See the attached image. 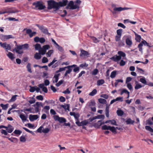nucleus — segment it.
Instances as JSON below:
<instances>
[{
	"mask_svg": "<svg viewBox=\"0 0 153 153\" xmlns=\"http://www.w3.org/2000/svg\"><path fill=\"white\" fill-rule=\"evenodd\" d=\"M36 26H37L43 33L48 34L49 35H50V33H48V31L47 29L43 25L41 26L37 24L36 25Z\"/></svg>",
	"mask_w": 153,
	"mask_h": 153,
	"instance_id": "obj_6",
	"label": "nucleus"
},
{
	"mask_svg": "<svg viewBox=\"0 0 153 153\" xmlns=\"http://www.w3.org/2000/svg\"><path fill=\"white\" fill-rule=\"evenodd\" d=\"M60 75V74H55L53 78H55V81L54 82V80H53V82L54 83L55 82H57L59 79V77Z\"/></svg>",
	"mask_w": 153,
	"mask_h": 153,
	"instance_id": "obj_20",
	"label": "nucleus"
},
{
	"mask_svg": "<svg viewBox=\"0 0 153 153\" xmlns=\"http://www.w3.org/2000/svg\"><path fill=\"white\" fill-rule=\"evenodd\" d=\"M126 63V62L123 61V60H121L120 62V65L121 66H124Z\"/></svg>",
	"mask_w": 153,
	"mask_h": 153,
	"instance_id": "obj_59",
	"label": "nucleus"
},
{
	"mask_svg": "<svg viewBox=\"0 0 153 153\" xmlns=\"http://www.w3.org/2000/svg\"><path fill=\"white\" fill-rule=\"evenodd\" d=\"M7 56L11 60H13L15 58L14 56V55L13 54L10 52H9L8 54H7Z\"/></svg>",
	"mask_w": 153,
	"mask_h": 153,
	"instance_id": "obj_17",
	"label": "nucleus"
},
{
	"mask_svg": "<svg viewBox=\"0 0 153 153\" xmlns=\"http://www.w3.org/2000/svg\"><path fill=\"white\" fill-rule=\"evenodd\" d=\"M30 88L29 89V91L31 92H33L35 91L36 87V86L31 87L30 86Z\"/></svg>",
	"mask_w": 153,
	"mask_h": 153,
	"instance_id": "obj_45",
	"label": "nucleus"
},
{
	"mask_svg": "<svg viewBox=\"0 0 153 153\" xmlns=\"http://www.w3.org/2000/svg\"><path fill=\"white\" fill-rule=\"evenodd\" d=\"M110 126H107L106 125H104V126H102V130H108L109 129V127Z\"/></svg>",
	"mask_w": 153,
	"mask_h": 153,
	"instance_id": "obj_49",
	"label": "nucleus"
},
{
	"mask_svg": "<svg viewBox=\"0 0 153 153\" xmlns=\"http://www.w3.org/2000/svg\"><path fill=\"white\" fill-rule=\"evenodd\" d=\"M43 128V127L42 126H41L37 129V131L38 132L41 133L42 132V130H43L42 129Z\"/></svg>",
	"mask_w": 153,
	"mask_h": 153,
	"instance_id": "obj_61",
	"label": "nucleus"
},
{
	"mask_svg": "<svg viewBox=\"0 0 153 153\" xmlns=\"http://www.w3.org/2000/svg\"><path fill=\"white\" fill-rule=\"evenodd\" d=\"M22 133V131L19 130H16L14 131V133L16 134L19 135Z\"/></svg>",
	"mask_w": 153,
	"mask_h": 153,
	"instance_id": "obj_58",
	"label": "nucleus"
},
{
	"mask_svg": "<svg viewBox=\"0 0 153 153\" xmlns=\"http://www.w3.org/2000/svg\"><path fill=\"white\" fill-rule=\"evenodd\" d=\"M61 106L65 110L69 111L70 105L69 104H67L66 105H61Z\"/></svg>",
	"mask_w": 153,
	"mask_h": 153,
	"instance_id": "obj_19",
	"label": "nucleus"
},
{
	"mask_svg": "<svg viewBox=\"0 0 153 153\" xmlns=\"http://www.w3.org/2000/svg\"><path fill=\"white\" fill-rule=\"evenodd\" d=\"M33 5L35 6V8L39 10H43L46 8L45 6L43 5L41 1L35 2L33 4Z\"/></svg>",
	"mask_w": 153,
	"mask_h": 153,
	"instance_id": "obj_5",
	"label": "nucleus"
},
{
	"mask_svg": "<svg viewBox=\"0 0 153 153\" xmlns=\"http://www.w3.org/2000/svg\"><path fill=\"white\" fill-rule=\"evenodd\" d=\"M50 48L48 45H45L43 46L42 49L39 51V53L42 55H44L46 53V50Z\"/></svg>",
	"mask_w": 153,
	"mask_h": 153,
	"instance_id": "obj_8",
	"label": "nucleus"
},
{
	"mask_svg": "<svg viewBox=\"0 0 153 153\" xmlns=\"http://www.w3.org/2000/svg\"><path fill=\"white\" fill-rule=\"evenodd\" d=\"M141 39V36L139 35H137V36L135 38V39L138 42H140V41Z\"/></svg>",
	"mask_w": 153,
	"mask_h": 153,
	"instance_id": "obj_57",
	"label": "nucleus"
},
{
	"mask_svg": "<svg viewBox=\"0 0 153 153\" xmlns=\"http://www.w3.org/2000/svg\"><path fill=\"white\" fill-rule=\"evenodd\" d=\"M42 62L43 63H47L48 62V59L45 57H43L42 59Z\"/></svg>",
	"mask_w": 153,
	"mask_h": 153,
	"instance_id": "obj_52",
	"label": "nucleus"
},
{
	"mask_svg": "<svg viewBox=\"0 0 153 153\" xmlns=\"http://www.w3.org/2000/svg\"><path fill=\"white\" fill-rule=\"evenodd\" d=\"M8 104H6L4 105L3 104H1L0 106L2 108V109L3 110H6L8 107Z\"/></svg>",
	"mask_w": 153,
	"mask_h": 153,
	"instance_id": "obj_26",
	"label": "nucleus"
},
{
	"mask_svg": "<svg viewBox=\"0 0 153 153\" xmlns=\"http://www.w3.org/2000/svg\"><path fill=\"white\" fill-rule=\"evenodd\" d=\"M100 96L101 97L104 98L105 99H107L108 98V95L106 94H102Z\"/></svg>",
	"mask_w": 153,
	"mask_h": 153,
	"instance_id": "obj_55",
	"label": "nucleus"
},
{
	"mask_svg": "<svg viewBox=\"0 0 153 153\" xmlns=\"http://www.w3.org/2000/svg\"><path fill=\"white\" fill-rule=\"evenodd\" d=\"M88 106L91 107L92 106H94L95 105V102L94 100H91L90 102H89L88 104Z\"/></svg>",
	"mask_w": 153,
	"mask_h": 153,
	"instance_id": "obj_30",
	"label": "nucleus"
},
{
	"mask_svg": "<svg viewBox=\"0 0 153 153\" xmlns=\"http://www.w3.org/2000/svg\"><path fill=\"white\" fill-rule=\"evenodd\" d=\"M99 102L101 104H107V101L106 100L103 99L102 98H100L98 99Z\"/></svg>",
	"mask_w": 153,
	"mask_h": 153,
	"instance_id": "obj_21",
	"label": "nucleus"
},
{
	"mask_svg": "<svg viewBox=\"0 0 153 153\" xmlns=\"http://www.w3.org/2000/svg\"><path fill=\"white\" fill-rule=\"evenodd\" d=\"M97 93V90L96 89H94L91 93L89 94V95L91 96H93L95 95Z\"/></svg>",
	"mask_w": 153,
	"mask_h": 153,
	"instance_id": "obj_32",
	"label": "nucleus"
},
{
	"mask_svg": "<svg viewBox=\"0 0 153 153\" xmlns=\"http://www.w3.org/2000/svg\"><path fill=\"white\" fill-rule=\"evenodd\" d=\"M145 129L153 133V129L150 126H146L145 127Z\"/></svg>",
	"mask_w": 153,
	"mask_h": 153,
	"instance_id": "obj_34",
	"label": "nucleus"
},
{
	"mask_svg": "<svg viewBox=\"0 0 153 153\" xmlns=\"http://www.w3.org/2000/svg\"><path fill=\"white\" fill-rule=\"evenodd\" d=\"M29 46L27 44H26L22 45H17V47L13 49V51H15L16 53H17L21 54L23 53L22 51H20L23 48H25L26 49H27L28 48Z\"/></svg>",
	"mask_w": 153,
	"mask_h": 153,
	"instance_id": "obj_4",
	"label": "nucleus"
},
{
	"mask_svg": "<svg viewBox=\"0 0 153 153\" xmlns=\"http://www.w3.org/2000/svg\"><path fill=\"white\" fill-rule=\"evenodd\" d=\"M122 30H123L122 29H119L117 30V35L121 36L122 35Z\"/></svg>",
	"mask_w": 153,
	"mask_h": 153,
	"instance_id": "obj_44",
	"label": "nucleus"
},
{
	"mask_svg": "<svg viewBox=\"0 0 153 153\" xmlns=\"http://www.w3.org/2000/svg\"><path fill=\"white\" fill-rule=\"evenodd\" d=\"M40 55H41L40 53L39 52V53H36L34 55V58L36 59H39L41 58V56Z\"/></svg>",
	"mask_w": 153,
	"mask_h": 153,
	"instance_id": "obj_16",
	"label": "nucleus"
},
{
	"mask_svg": "<svg viewBox=\"0 0 153 153\" xmlns=\"http://www.w3.org/2000/svg\"><path fill=\"white\" fill-rule=\"evenodd\" d=\"M116 74V71H112L110 77L113 78L115 77Z\"/></svg>",
	"mask_w": 153,
	"mask_h": 153,
	"instance_id": "obj_37",
	"label": "nucleus"
},
{
	"mask_svg": "<svg viewBox=\"0 0 153 153\" xmlns=\"http://www.w3.org/2000/svg\"><path fill=\"white\" fill-rule=\"evenodd\" d=\"M56 48L61 52H62L63 51L62 48L61 46H60L58 44H57V45L56 46Z\"/></svg>",
	"mask_w": 153,
	"mask_h": 153,
	"instance_id": "obj_36",
	"label": "nucleus"
},
{
	"mask_svg": "<svg viewBox=\"0 0 153 153\" xmlns=\"http://www.w3.org/2000/svg\"><path fill=\"white\" fill-rule=\"evenodd\" d=\"M7 13H18L19 12V11L16 10H11L10 9H9L8 10H7Z\"/></svg>",
	"mask_w": 153,
	"mask_h": 153,
	"instance_id": "obj_15",
	"label": "nucleus"
},
{
	"mask_svg": "<svg viewBox=\"0 0 153 153\" xmlns=\"http://www.w3.org/2000/svg\"><path fill=\"white\" fill-rule=\"evenodd\" d=\"M109 130L111 131L113 133L116 134L117 133V132L116 130H115V127L114 126H110L109 127Z\"/></svg>",
	"mask_w": 153,
	"mask_h": 153,
	"instance_id": "obj_25",
	"label": "nucleus"
},
{
	"mask_svg": "<svg viewBox=\"0 0 153 153\" xmlns=\"http://www.w3.org/2000/svg\"><path fill=\"white\" fill-rule=\"evenodd\" d=\"M45 42V39L43 37L40 38L39 39V42L41 43H43Z\"/></svg>",
	"mask_w": 153,
	"mask_h": 153,
	"instance_id": "obj_60",
	"label": "nucleus"
},
{
	"mask_svg": "<svg viewBox=\"0 0 153 153\" xmlns=\"http://www.w3.org/2000/svg\"><path fill=\"white\" fill-rule=\"evenodd\" d=\"M148 62H149V60L148 59H146L145 62H143L138 61H135V63H142L144 64H146L148 63Z\"/></svg>",
	"mask_w": 153,
	"mask_h": 153,
	"instance_id": "obj_40",
	"label": "nucleus"
},
{
	"mask_svg": "<svg viewBox=\"0 0 153 153\" xmlns=\"http://www.w3.org/2000/svg\"><path fill=\"white\" fill-rule=\"evenodd\" d=\"M50 130L48 128H46L42 130V132L44 133H47L50 131Z\"/></svg>",
	"mask_w": 153,
	"mask_h": 153,
	"instance_id": "obj_47",
	"label": "nucleus"
},
{
	"mask_svg": "<svg viewBox=\"0 0 153 153\" xmlns=\"http://www.w3.org/2000/svg\"><path fill=\"white\" fill-rule=\"evenodd\" d=\"M118 26L124 29L126 28V26L123 24L121 23H119L118 24Z\"/></svg>",
	"mask_w": 153,
	"mask_h": 153,
	"instance_id": "obj_63",
	"label": "nucleus"
},
{
	"mask_svg": "<svg viewBox=\"0 0 153 153\" xmlns=\"http://www.w3.org/2000/svg\"><path fill=\"white\" fill-rule=\"evenodd\" d=\"M98 72V70L97 69H94L92 72V74L93 75H96Z\"/></svg>",
	"mask_w": 153,
	"mask_h": 153,
	"instance_id": "obj_54",
	"label": "nucleus"
},
{
	"mask_svg": "<svg viewBox=\"0 0 153 153\" xmlns=\"http://www.w3.org/2000/svg\"><path fill=\"white\" fill-rule=\"evenodd\" d=\"M89 55V53L87 51L83 50H81V53L80 54V56L84 57L85 56H87Z\"/></svg>",
	"mask_w": 153,
	"mask_h": 153,
	"instance_id": "obj_12",
	"label": "nucleus"
},
{
	"mask_svg": "<svg viewBox=\"0 0 153 153\" xmlns=\"http://www.w3.org/2000/svg\"><path fill=\"white\" fill-rule=\"evenodd\" d=\"M91 38L92 39L93 42L95 43H97L100 42V40H98L95 37L93 36H91Z\"/></svg>",
	"mask_w": 153,
	"mask_h": 153,
	"instance_id": "obj_39",
	"label": "nucleus"
},
{
	"mask_svg": "<svg viewBox=\"0 0 153 153\" xmlns=\"http://www.w3.org/2000/svg\"><path fill=\"white\" fill-rule=\"evenodd\" d=\"M0 38L3 41H5L6 40L10 38H14V37L11 35H4L2 34H1L0 35Z\"/></svg>",
	"mask_w": 153,
	"mask_h": 153,
	"instance_id": "obj_10",
	"label": "nucleus"
},
{
	"mask_svg": "<svg viewBox=\"0 0 153 153\" xmlns=\"http://www.w3.org/2000/svg\"><path fill=\"white\" fill-rule=\"evenodd\" d=\"M68 4V6H69L70 9L74 10L79 7V5L77 4H74V2L72 1H70Z\"/></svg>",
	"mask_w": 153,
	"mask_h": 153,
	"instance_id": "obj_7",
	"label": "nucleus"
},
{
	"mask_svg": "<svg viewBox=\"0 0 153 153\" xmlns=\"http://www.w3.org/2000/svg\"><path fill=\"white\" fill-rule=\"evenodd\" d=\"M53 118L55 120H58L60 123H63L66 122V120L65 118L59 117L57 115L54 116Z\"/></svg>",
	"mask_w": 153,
	"mask_h": 153,
	"instance_id": "obj_9",
	"label": "nucleus"
},
{
	"mask_svg": "<svg viewBox=\"0 0 153 153\" xmlns=\"http://www.w3.org/2000/svg\"><path fill=\"white\" fill-rule=\"evenodd\" d=\"M66 68H67V66L66 67L64 68H59V69L58 70H57L56 71V73H57L58 72H61L62 71H64L65 70V69Z\"/></svg>",
	"mask_w": 153,
	"mask_h": 153,
	"instance_id": "obj_43",
	"label": "nucleus"
},
{
	"mask_svg": "<svg viewBox=\"0 0 153 153\" xmlns=\"http://www.w3.org/2000/svg\"><path fill=\"white\" fill-rule=\"evenodd\" d=\"M7 44L6 42H4V43H2L1 42L0 43V45L1 47H3V48L5 49L6 48Z\"/></svg>",
	"mask_w": 153,
	"mask_h": 153,
	"instance_id": "obj_50",
	"label": "nucleus"
},
{
	"mask_svg": "<svg viewBox=\"0 0 153 153\" xmlns=\"http://www.w3.org/2000/svg\"><path fill=\"white\" fill-rule=\"evenodd\" d=\"M126 43L128 45H131L132 44V41L131 39L129 38H127L126 40Z\"/></svg>",
	"mask_w": 153,
	"mask_h": 153,
	"instance_id": "obj_24",
	"label": "nucleus"
},
{
	"mask_svg": "<svg viewBox=\"0 0 153 153\" xmlns=\"http://www.w3.org/2000/svg\"><path fill=\"white\" fill-rule=\"evenodd\" d=\"M36 106L35 107V111L36 112H37L39 111V108L40 106L39 102H36Z\"/></svg>",
	"mask_w": 153,
	"mask_h": 153,
	"instance_id": "obj_22",
	"label": "nucleus"
},
{
	"mask_svg": "<svg viewBox=\"0 0 153 153\" xmlns=\"http://www.w3.org/2000/svg\"><path fill=\"white\" fill-rule=\"evenodd\" d=\"M38 118L39 116L37 115L30 114L29 116V120L31 121H33L35 120H36Z\"/></svg>",
	"mask_w": 153,
	"mask_h": 153,
	"instance_id": "obj_11",
	"label": "nucleus"
},
{
	"mask_svg": "<svg viewBox=\"0 0 153 153\" xmlns=\"http://www.w3.org/2000/svg\"><path fill=\"white\" fill-rule=\"evenodd\" d=\"M67 0H63L62 1L57 2L53 0H50L47 1V8L48 10L53 9V12L58 10L61 7H63L66 5L68 2Z\"/></svg>",
	"mask_w": 153,
	"mask_h": 153,
	"instance_id": "obj_1",
	"label": "nucleus"
},
{
	"mask_svg": "<svg viewBox=\"0 0 153 153\" xmlns=\"http://www.w3.org/2000/svg\"><path fill=\"white\" fill-rule=\"evenodd\" d=\"M23 30H26V33L27 34H29V35L30 33H31L32 32L31 30L29 29H27V28H25Z\"/></svg>",
	"mask_w": 153,
	"mask_h": 153,
	"instance_id": "obj_46",
	"label": "nucleus"
},
{
	"mask_svg": "<svg viewBox=\"0 0 153 153\" xmlns=\"http://www.w3.org/2000/svg\"><path fill=\"white\" fill-rule=\"evenodd\" d=\"M137 81H136L135 83L136 84L135 86V89L136 90L139 89L140 88H141L142 87V86L140 84H139L138 83H137Z\"/></svg>",
	"mask_w": 153,
	"mask_h": 153,
	"instance_id": "obj_27",
	"label": "nucleus"
},
{
	"mask_svg": "<svg viewBox=\"0 0 153 153\" xmlns=\"http://www.w3.org/2000/svg\"><path fill=\"white\" fill-rule=\"evenodd\" d=\"M53 51L52 50H49L48 52L47 53L46 55H47V56L48 57H49L51 56V55L52 53H53Z\"/></svg>",
	"mask_w": 153,
	"mask_h": 153,
	"instance_id": "obj_48",
	"label": "nucleus"
},
{
	"mask_svg": "<svg viewBox=\"0 0 153 153\" xmlns=\"http://www.w3.org/2000/svg\"><path fill=\"white\" fill-rule=\"evenodd\" d=\"M19 117L22 121H25L26 120L27 117L24 114H21L20 115Z\"/></svg>",
	"mask_w": 153,
	"mask_h": 153,
	"instance_id": "obj_33",
	"label": "nucleus"
},
{
	"mask_svg": "<svg viewBox=\"0 0 153 153\" xmlns=\"http://www.w3.org/2000/svg\"><path fill=\"white\" fill-rule=\"evenodd\" d=\"M5 128L7 130V132L9 133H11L14 129L13 127L10 124L8 125L7 126H6Z\"/></svg>",
	"mask_w": 153,
	"mask_h": 153,
	"instance_id": "obj_13",
	"label": "nucleus"
},
{
	"mask_svg": "<svg viewBox=\"0 0 153 153\" xmlns=\"http://www.w3.org/2000/svg\"><path fill=\"white\" fill-rule=\"evenodd\" d=\"M36 98L37 100L41 101L43 100V97L41 95H40L36 96Z\"/></svg>",
	"mask_w": 153,
	"mask_h": 153,
	"instance_id": "obj_51",
	"label": "nucleus"
},
{
	"mask_svg": "<svg viewBox=\"0 0 153 153\" xmlns=\"http://www.w3.org/2000/svg\"><path fill=\"white\" fill-rule=\"evenodd\" d=\"M89 123V122L88 120H85L81 122V126H85Z\"/></svg>",
	"mask_w": 153,
	"mask_h": 153,
	"instance_id": "obj_35",
	"label": "nucleus"
},
{
	"mask_svg": "<svg viewBox=\"0 0 153 153\" xmlns=\"http://www.w3.org/2000/svg\"><path fill=\"white\" fill-rule=\"evenodd\" d=\"M110 120H107L106 121H105V123L103 122L102 123L101 122V120H99L98 121L97 123L98 125H99V126H101L103 124H104L105 123H107L109 122H110Z\"/></svg>",
	"mask_w": 153,
	"mask_h": 153,
	"instance_id": "obj_38",
	"label": "nucleus"
},
{
	"mask_svg": "<svg viewBox=\"0 0 153 153\" xmlns=\"http://www.w3.org/2000/svg\"><path fill=\"white\" fill-rule=\"evenodd\" d=\"M104 83V81L103 79L99 80L97 81V85H102Z\"/></svg>",
	"mask_w": 153,
	"mask_h": 153,
	"instance_id": "obj_28",
	"label": "nucleus"
},
{
	"mask_svg": "<svg viewBox=\"0 0 153 153\" xmlns=\"http://www.w3.org/2000/svg\"><path fill=\"white\" fill-rule=\"evenodd\" d=\"M59 101L61 102H64L65 101V98L62 96H61L59 98Z\"/></svg>",
	"mask_w": 153,
	"mask_h": 153,
	"instance_id": "obj_62",
	"label": "nucleus"
},
{
	"mask_svg": "<svg viewBox=\"0 0 153 153\" xmlns=\"http://www.w3.org/2000/svg\"><path fill=\"white\" fill-rule=\"evenodd\" d=\"M117 113L119 116H120L123 115L124 114L123 111L121 110H117Z\"/></svg>",
	"mask_w": 153,
	"mask_h": 153,
	"instance_id": "obj_23",
	"label": "nucleus"
},
{
	"mask_svg": "<svg viewBox=\"0 0 153 153\" xmlns=\"http://www.w3.org/2000/svg\"><path fill=\"white\" fill-rule=\"evenodd\" d=\"M140 81L142 83L145 85H147V82L145 78H140Z\"/></svg>",
	"mask_w": 153,
	"mask_h": 153,
	"instance_id": "obj_31",
	"label": "nucleus"
},
{
	"mask_svg": "<svg viewBox=\"0 0 153 153\" xmlns=\"http://www.w3.org/2000/svg\"><path fill=\"white\" fill-rule=\"evenodd\" d=\"M135 121L134 120H132L131 118H129L126 121V123L127 125L129 124H132L133 125Z\"/></svg>",
	"mask_w": 153,
	"mask_h": 153,
	"instance_id": "obj_14",
	"label": "nucleus"
},
{
	"mask_svg": "<svg viewBox=\"0 0 153 153\" xmlns=\"http://www.w3.org/2000/svg\"><path fill=\"white\" fill-rule=\"evenodd\" d=\"M30 65V64L29 63H28L27 65V71L29 72L32 73V71L31 69Z\"/></svg>",
	"mask_w": 153,
	"mask_h": 153,
	"instance_id": "obj_29",
	"label": "nucleus"
},
{
	"mask_svg": "<svg viewBox=\"0 0 153 153\" xmlns=\"http://www.w3.org/2000/svg\"><path fill=\"white\" fill-rule=\"evenodd\" d=\"M127 87L130 90H131L132 89V86L131 85L130 83H128L127 84Z\"/></svg>",
	"mask_w": 153,
	"mask_h": 153,
	"instance_id": "obj_64",
	"label": "nucleus"
},
{
	"mask_svg": "<svg viewBox=\"0 0 153 153\" xmlns=\"http://www.w3.org/2000/svg\"><path fill=\"white\" fill-rule=\"evenodd\" d=\"M35 50H39V52L40 50H41L42 49L41 45L38 43L35 45Z\"/></svg>",
	"mask_w": 153,
	"mask_h": 153,
	"instance_id": "obj_18",
	"label": "nucleus"
},
{
	"mask_svg": "<svg viewBox=\"0 0 153 153\" xmlns=\"http://www.w3.org/2000/svg\"><path fill=\"white\" fill-rule=\"evenodd\" d=\"M20 141L21 142H25L26 141V139L25 136H22L20 138Z\"/></svg>",
	"mask_w": 153,
	"mask_h": 153,
	"instance_id": "obj_42",
	"label": "nucleus"
},
{
	"mask_svg": "<svg viewBox=\"0 0 153 153\" xmlns=\"http://www.w3.org/2000/svg\"><path fill=\"white\" fill-rule=\"evenodd\" d=\"M17 96H18V95H16L13 96L11 98L10 100V102H13L14 101L16 100V97Z\"/></svg>",
	"mask_w": 153,
	"mask_h": 153,
	"instance_id": "obj_41",
	"label": "nucleus"
},
{
	"mask_svg": "<svg viewBox=\"0 0 153 153\" xmlns=\"http://www.w3.org/2000/svg\"><path fill=\"white\" fill-rule=\"evenodd\" d=\"M118 56L115 55L110 58V59L114 62H117L121 59V57H124L126 56L125 53L122 51H119L118 52Z\"/></svg>",
	"mask_w": 153,
	"mask_h": 153,
	"instance_id": "obj_3",
	"label": "nucleus"
},
{
	"mask_svg": "<svg viewBox=\"0 0 153 153\" xmlns=\"http://www.w3.org/2000/svg\"><path fill=\"white\" fill-rule=\"evenodd\" d=\"M1 133L4 134L5 135H7L8 134L7 133V132L4 130L1 129Z\"/></svg>",
	"mask_w": 153,
	"mask_h": 153,
	"instance_id": "obj_56",
	"label": "nucleus"
},
{
	"mask_svg": "<svg viewBox=\"0 0 153 153\" xmlns=\"http://www.w3.org/2000/svg\"><path fill=\"white\" fill-rule=\"evenodd\" d=\"M111 6L113 8V11H111L113 15H115L118 12H121L122 11L131 9V8H128L126 7H116V4H113L111 5Z\"/></svg>",
	"mask_w": 153,
	"mask_h": 153,
	"instance_id": "obj_2",
	"label": "nucleus"
},
{
	"mask_svg": "<svg viewBox=\"0 0 153 153\" xmlns=\"http://www.w3.org/2000/svg\"><path fill=\"white\" fill-rule=\"evenodd\" d=\"M97 117V119H104L105 117V116L104 115H99L97 116H95Z\"/></svg>",
	"mask_w": 153,
	"mask_h": 153,
	"instance_id": "obj_53",
	"label": "nucleus"
}]
</instances>
